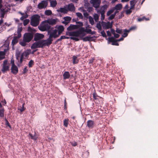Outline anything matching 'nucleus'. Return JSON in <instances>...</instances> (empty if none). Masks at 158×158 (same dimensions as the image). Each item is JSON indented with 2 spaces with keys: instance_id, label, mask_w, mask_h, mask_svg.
<instances>
[{
  "instance_id": "obj_1",
  "label": "nucleus",
  "mask_w": 158,
  "mask_h": 158,
  "mask_svg": "<svg viewBox=\"0 0 158 158\" xmlns=\"http://www.w3.org/2000/svg\"><path fill=\"white\" fill-rule=\"evenodd\" d=\"M57 30L56 29H55L52 31L50 30L48 32V35H49V37L47 39V40L51 45L53 41V38L55 39L58 37L59 35L57 34Z\"/></svg>"
},
{
  "instance_id": "obj_8",
  "label": "nucleus",
  "mask_w": 158,
  "mask_h": 158,
  "mask_svg": "<svg viewBox=\"0 0 158 158\" xmlns=\"http://www.w3.org/2000/svg\"><path fill=\"white\" fill-rule=\"evenodd\" d=\"M39 45L40 46V48H43L45 45L49 46L50 44L47 40H41L38 41Z\"/></svg>"
},
{
  "instance_id": "obj_16",
  "label": "nucleus",
  "mask_w": 158,
  "mask_h": 158,
  "mask_svg": "<svg viewBox=\"0 0 158 158\" xmlns=\"http://www.w3.org/2000/svg\"><path fill=\"white\" fill-rule=\"evenodd\" d=\"M68 10L70 11H74L75 10V7L74 4L73 3H70L67 6Z\"/></svg>"
},
{
  "instance_id": "obj_46",
  "label": "nucleus",
  "mask_w": 158,
  "mask_h": 158,
  "mask_svg": "<svg viewBox=\"0 0 158 158\" xmlns=\"http://www.w3.org/2000/svg\"><path fill=\"white\" fill-rule=\"evenodd\" d=\"M114 10L113 9L110 10H109V11H108L107 13V14H106L107 15V16H109L110 15V14H111L112 13H113V12L114 11Z\"/></svg>"
},
{
  "instance_id": "obj_57",
  "label": "nucleus",
  "mask_w": 158,
  "mask_h": 158,
  "mask_svg": "<svg viewBox=\"0 0 158 158\" xmlns=\"http://www.w3.org/2000/svg\"><path fill=\"white\" fill-rule=\"evenodd\" d=\"M95 60V59L94 58H92L91 59H90L89 60V64H92L94 62V60ZM91 66V65H90Z\"/></svg>"
},
{
  "instance_id": "obj_52",
  "label": "nucleus",
  "mask_w": 158,
  "mask_h": 158,
  "mask_svg": "<svg viewBox=\"0 0 158 158\" xmlns=\"http://www.w3.org/2000/svg\"><path fill=\"white\" fill-rule=\"evenodd\" d=\"M27 42H25V41H23V42H21L20 43V44L23 46H25L27 45L26 43Z\"/></svg>"
},
{
  "instance_id": "obj_3",
  "label": "nucleus",
  "mask_w": 158,
  "mask_h": 158,
  "mask_svg": "<svg viewBox=\"0 0 158 158\" xmlns=\"http://www.w3.org/2000/svg\"><path fill=\"white\" fill-rule=\"evenodd\" d=\"M45 21H43L42 23V24H41L40 26L38 27L39 29L41 31H50V29L51 28V27L49 24L46 23Z\"/></svg>"
},
{
  "instance_id": "obj_21",
  "label": "nucleus",
  "mask_w": 158,
  "mask_h": 158,
  "mask_svg": "<svg viewBox=\"0 0 158 158\" xmlns=\"http://www.w3.org/2000/svg\"><path fill=\"white\" fill-rule=\"evenodd\" d=\"M31 50L30 49L27 50L24 52L22 54L24 57L26 58H27L29 56V55L31 53Z\"/></svg>"
},
{
  "instance_id": "obj_36",
  "label": "nucleus",
  "mask_w": 158,
  "mask_h": 158,
  "mask_svg": "<svg viewBox=\"0 0 158 158\" xmlns=\"http://www.w3.org/2000/svg\"><path fill=\"white\" fill-rule=\"evenodd\" d=\"M29 135L30 136V137L31 138V139L34 140L35 141L37 139V137L35 136V135H33L32 134L30 133L29 134Z\"/></svg>"
},
{
  "instance_id": "obj_44",
  "label": "nucleus",
  "mask_w": 158,
  "mask_h": 158,
  "mask_svg": "<svg viewBox=\"0 0 158 158\" xmlns=\"http://www.w3.org/2000/svg\"><path fill=\"white\" fill-rule=\"evenodd\" d=\"M82 28L84 29V32H85L89 34H90L92 30L91 29H87L85 30L84 27H82Z\"/></svg>"
},
{
  "instance_id": "obj_43",
  "label": "nucleus",
  "mask_w": 158,
  "mask_h": 158,
  "mask_svg": "<svg viewBox=\"0 0 158 158\" xmlns=\"http://www.w3.org/2000/svg\"><path fill=\"white\" fill-rule=\"evenodd\" d=\"M132 9H131V7L130 9H127L125 11L127 15H130L132 12V11L131 10Z\"/></svg>"
},
{
  "instance_id": "obj_10",
  "label": "nucleus",
  "mask_w": 158,
  "mask_h": 158,
  "mask_svg": "<svg viewBox=\"0 0 158 158\" xmlns=\"http://www.w3.org/2000/svg\"><path fill=\"white\" fill-rule=\"evenodd\" d=\"M48 4V2L47 1H43L38 4V7L40 9H41L42 8L46 7Z\"/></svg>"
},
{
  "instance_id": "obj_60",
  "label": "nucleus",
  "mask_w": 158,
  "mask_h": 158,
  "mask_svg": "<svg viewBox=\"0 0 158 158\" xmlns=\"http://www.w3.org/2000/svg\"><path fill=\"white\" fill-rule=\"evenodd\" d=\"M71 144L72 146L74 147L76 146L77 145V143L75 141H73L71 142Z\"/></svg>"
},
{
  "instance_id": "obj_45",
  "label": "nucleus",
  "mask_w": 158,
  "mask_h": 158,
  "mask_svg": "<svg viewBox=\"0 0 158 158\" xmlns=\"http://www.w3.org/2000/svg\"><path fill=\"white\" fill-rule=\"evenodd\" d=\"M29 22V20L28 19H26L24 20L23 22V24L24 26L27 25Z\"/></svg>"
},
{
  "instance_id": "obj_50",
  "label": "nucleus",
  "mask_w": 158,
  "mask_h": 158,
  "mask_svg": "<svg viewBox=\"0 0 158 158\" xmlns=\"http://www.w3.org/2000/svg\"><path fill=\"white\" fill-rule=\"evenodd\" d=\"M5 121L6 125V126L9 127L10 128H11V126L10 125L8 121L6 119H5Z\"/></svg>"
},
{
  "instance_id": "obj_53",
  "label": "nucleus",
  "mask_w": 158,
  "mask_h": 158,
  "mask_svg": "<svg viewBox=\"0 0 158 158\" xmlns=\"http://www.w3.org/2000/svg\"><path fill=\"white\" fill-rule=\"evenodd\" d=\"M116 32L119 34H122V29H120L118 28H116V30L115 31Z\"/></svg>"
},
{
  "instance_id": "obj_7",
  "label": "nucleus",
  "mask_w": 158,
  "mask_h": 158,
  "mask_svg": "<svg viewBox=\"0 0 158 158\" xmlns=\"http://www.w3.org/2000/svg\"><path fill=\"white\" fill-rule=\"evenodd\" d=\"M39 45L40 46V48H43L45 45L49 46L50 44L47 40H41L38 41Z\"/></svg>"
},
{
  "instance_id": "obj_6",
  "label": "nucleus",
  "mask_w": 158,
  "mask_h": 158,
  "mask_svg": "<svg viewBox=\"0 0 158 158\" xmlns=\"http://www.w3.org/2000/svg\"><path fill=\"white\" fill-rule=\"evenodd\" d=\"M84 29L82 27L79 30L74 31H72V36L75 37H79L81 34L83 33Z\"/></svg>"
},
{
  "instance_id": "obj_40",
  "label": "nucleus",
  "mask_w": 158,
  "mask_h": 158,
  "mask_svg": "<svg viewBox=\"0 0 158 158\" xmlns=\"http://www.w3.org/2000/svg\"><path fill=\"white\" fill-rule=\"evenodd\" d=\"M99 96H98L95 90H94V92L93 94V97L95 99H98Z\"/></svg>"
},
{
  "instance_id": "obj_32",
  "label": "nucleus",
  "mask_w": 158,
  "mask_h": 158,
  "mask_svg": "<svg viewBox=\"0 0 158 158\" xmlns=\"http://www.w3.org/2000/svg\"><path fill=\"white\" fill-rule=\"evenodd\" d=\"M69 119H66L64 120L63 121L64 125L65 127H67L69 123Z\"/></svg>"
},
{
  "instance_id": "obj_42",
  "label": "nucleus",
  "mask_w": 158,
  "mask_h": 158,
  "mask_svg": "<svg viewBox=\"0 0 158 158\" xmlns=\"http://www.w3.org/2000/svg\"><path fill=\"white\" fill-rule=\"evenodd\" d=\"M34 64V61L32 60H31L29 62L28 65L29 68L32 67Z\"/></svg>"
},
{
  "instance_id": "obj_63",
  "label": "nucleus",
  "mask_w": 158,
  "mask_h": 158,
  "mask_svg": "<svg viewBox=\"0 0 158 158\" xmlns=\"http://www.w3.org/2000/svg\"><path fill=\"white\" fill-rule=\"evenodd\" d=\"M5 52L2 51H0V56H5Z\"/></svg>"
},
{
  "instance_id": "obj_59",
  "label": "nucleus",
  "mask_w": 158,
  "mask_h": 158,
  "mask_svg": "<svg viewBox=\"0 0 158 158\" xmlns=\"http://www.w3.org/2000/svg\"><path fill=\"white\" fill-rule=\"evenodd\" d=\"M70 38L71 39L73 40H75L76 41H78L79 40V39L75 37H71Z\"/></svg>"
},
{
  "instance_id": "obj_18",
  "label": "nucleus",
  "mask_w": 158,
  "mask_h": 158,
  "mask_svg": "<svg viewBox=\"0 0 158 158\" xmlns=\"http://www.w3.org/2000/svg\"><path fill=\"white\" fill-rule=\"evenodd\" d=\"M58 32V35H60L64 31V28L63 26L62 25L59 26L57 27V29H56Z\"/></svg>"
},
{
  "instance_id": "obj_49",
  "label": "nucleus",
  "mask_w": 158,
  "mask_h": 158,
  "mask_svg": "<svg viewBox=\"0 0 158 158\" xmlns=\"http://www.w3.org/2000/svg\"><path fill=\"white\" fill-rule=\"evenodd\" d=\"M96 27L99 30H101L102 27L100 23L97 24Z\"/></svg>"
},
{
  "instance_id": "obj_15",
  "label": "nucleus",
  "mask_w": 158,
  "mask_h": 158,
  "mask_svg": "<svg viewBox=\"0 0 158 158\" xmlns=\"http://www.w3.org/2000/svg\"><path fill=\"white\" fill-rule=\"evenodd\" d=\"M94 122L92 120H89L87 122V126L89 128L92 129L94 127Z\"/></svg>"
},
{
  "instance_id": "obj_56",
  "label": "nucleus",
  "mask_w": 158,
  "mask_h": 158,
  "mask_svg": "<svg viewBox=\"0 0 158 158\" xmlns=\"http://www.w3.org/2000/svg\"><path fill=\"white\" fill-rule=\"evenodd\" d=\"M98 15L97 14H95L94 15V18L95 21H97L98 20Z\"/></svg>"
},
{
  "instance_id": "obj_37",
  "label": "nucleus",
  "mask_w": 158,
  "mask_h": 158,
  "mask_svg": "<svg viewBox=\"0 0 158 158\" xmlns=\"http://www.w3.org/2000/svg\"><path fill=\"white\" fill-rule=\"evenodd\" d=\"M45 15L47 16L51 15L52 14V12L50 10H46L45 12Z\"/></svg>"
},
{
  "instance_id": "obj_34",
  "label": "nucleus",
  "mask_w": 158,
  "mask_h": 158,
  "mask_svg": "<svg viewBox=\"0 0 158 158\" xmlns=\"http://www.w3.org/2000/svg\"><path fill=\"white\" fill-rule=\"evenodd\" d=\"M4 109L2 108L0 109V117H3L4 116Z\"/></svg>"
},
{
  "instance_id": "obj_29",
  "label": "nucleus",
  "mask_w": 158,
  "mask_h": 158,
  "mask_svg": "<svg viewBox=\"0 0 158 158\" xmlns=\"http://www.w3.org/2000/svg\"><path fill=\"white\" fill-rule=\"evenodd\" d=\"M18 38L17 36L15 37L12 41V44L14 45L17 43L18 42Z\"/></svg>"
},
{
  "instance_id": "obj_2",
  "label": "nucleus",
  "mask_w": 158,
  "mask_h": 158,
  "mask_svg": "<svg viewBox=\"0 0 158 158\" xmlns=\"http://www.w3.org/2000/svg\"><path fill=\"white\" fill-rule=\"evenodd\" d=\"M40 16L38 15H33L31 20L30 24L34 27H36L40 23Z\"/></svg>"
},
{
  "instance_id": "obj_33",
  "label": "nucleus",
  "mask_w": 158,
  "mask_h": 158,
  "mask_svg": "<svg viewBox=\"0 0 158 158\" xmlns=\"http://www.w3.org/2000/svg\"><path fill=\"white\" fill-rule=\"evenodd\" d=\"M105 24L106 25V29H108L110 28H111L112 27V24H111L110 22H107L106 23H105Z\"/></svg>"
},
{
  "instance_id": "obj_5",
  "label": "nucleus",
  "mask_w": 158,
  "mask_h": 158,
  "mask_svg": "<svg viewBox=\"0 0 158 158\" xmlns=\"http://www.w3.org/2000/svg\"><path fill=\"white\" fill-rule=\"evenodd\" d=\"M9 68L10 64L8 63V60H4L2 65L1 71L3 73H4L9 70Z\"/></svg>"
},
{
  "instance_id": "obj_55",
  "label": "nucleus",
  "mask_w": 158,
  "mask_h": 158,
  "mask_svg": "<svg viewBox=\"0 0 158 158\" xmlns=\"http://www.w3.org/2000/svg\"><path fill=\"white\" fill-rule=\"evenodd\" d=\"M115 16L114 14H112L109 17L108 19L109 20H112L114 18Z\"/></svg>"
},
{
  "instance_id": "obj_26",
  "label": "nucleus",
  "mask_w": 158,
  "mask_h": 158,
  "mask_svg": "<svg viewBox=\"0 0 158 158\" xmlns=\"http://www.w3.org/2000/svg\"><path fill=\"white\" fill-rule=\"evenodd\" d=\"M122 8V5L121 4H118L116 5L114 9L117 10H120Z\"/></svg>"
},
{
  "instance_id": "obj_9",
  "label": "nucleus",
  "mask_w": 158,
  "mask_h": 158,
  "mask_svg": "<svg viewBox=\"0 0 158 158\" xmlns=\"http://www.w3.org/2000/svg\"><path fill=\"white\" fill-rule=\"evenodd\" d=\"M101 2V0H90V2L92 4L93 6L96 8L99 7Z\"/></svg>"
},
{
  "instance_id": "obj_64",
  "label": "nucleus",
  "mask_w": 158,
  "mask_h": 158,
  "mask_svg": "<svg viewBox=\"0 0 158 158\" xmlns=\"http://www.w3.org/2000/svg\"><path fill=\"white\" fill-rule=\"evenodd\" d=\"M22 28H19L18 29L17 31V33H21V32L22 31Z\"/></svg>"
},
{
  "instance_id": "obj_23",
  "label": "nucleus",
  "mask_w": 158,
  "mask_h": 158,
  "mask_svg": "<svg viewBox=\"0 0 158 158\" xmlns=\"http://www.w3.org/2000/svg\"><path fill=\"white\" fill-rule=\"evenodd\" d=\"M107 6L106 5L103 6L100 10V12L101 14H104L105 13V10L107 9Z\"/></svg>"
},
{
  "instance_id": "obj_47",
  "label": "nucleus",
  "mask_w": 158,
  "mask_h": 158,
  "mask_svg": "<svg viewBox=\"0 0 158 158\" xmlns=\"http://www.w3.org/2000/svg\"><path fill=\"white\" fill-rule=\"evenodd\" d=\"M76 15L77 17L80 19H82L83 18L82 14L80 12H77L76 13Z\"/></svg>"
},
{
  "instance_id": "obj_35",
  "label": "nucleus",
  "mask_w": 158,
  "mask_h": 158,
  "mask_svg": "<svg viewBox=\"0 0 158 158\" xmlns=\"http://www.w3.org/2000/svg\"><path fill=\"white\" fill-rule=\"evenodd\" d=\"M89 22L92 25H93L94 24V21L93 18L91 16H89Z\"/></svg>"
},
{
  "instance_id": "obj_38",
  "label": "nucleus",
  "mask_w": 158,
  "mask_h": 158,
  "mask_svg": "<svg viewBox=\"0 0 158 158\" xmlns=\"http://www.w3.org/2000/svg\"><path fill=\"white\" fill-rule=\"evenodd\" d=\"M64 19L65 21H67L69 23L71 20V18L69 16L65 17L64 18Z\"/></svg>"
},
{
  "instance_id": "obj_28",
  "label": "nucleus",
  "mask_w": 158,
  "mask_h": 158,
  "mask_svg": "<svg viewBox=\"0 0 158 158\" xmlns=\"http://www.w3.org/2000/svg\"><path fill=\"white\" fill-rule=\"evenodd\" d=\"M6 12L4 9H1L0 11V13L1 14V17L2 18L4 17L5 14Z\"/></svg>"
},
{
  "instance_id": "obj_4",
  "label": "nucleus",
  "mask_w": 158,
  "mask_h": 158,
  "mask_svg": "<svg viewBox=\"0 0 158 158\" xmlns=\"http://www.w3.org/2000/svg\"><path fill=\"white\" fill-rule=\"evenodd\" d=\"M33 36V34L32 33H26L24 35L23 40L29 43L32 40Z\"/></svg>"
},
{
  "instance_id": "obj_27",
  "label": "nucleus",
  "mask_w": 158,
  "mask_h": 158,
  "mask_svg": "<svg viewBox=\"0 0 158 158\" xmlns=\"http://www.w3.org/2000/svg\"><path fill=\"white\" fill-rule=\"evenodd\" d=\"M77 56H74L73 57V64H75L78 63L79 60L77 59Z\"/></svg>"
},
{
  "instance_id": "obj_17",
  "label": "nucleus",
  "mask_w": 158,
  "mask_h": 158,
  "mask_svg": "<svg viewBox=\"0 0 158 158\" xmlns=\"http://www.w3.org/2000/svg\"><path fill=\"white\" fill-rule=\"evenodd\" d=\"M45 22H47L49 25H53L56 24V20L54 19H48L47 20L45 21Z\"/></svg>"
},
{
  "instance_id": "obj_25",
  "label": "nucleus",
  "mask_w": 158,
  "mask_h": 158,
  "mask_svg": "<svg viewBox=\"0 0 158 158\" xmlns=\"http://www.w3.org/2000/svg\"><path fill=\"white\" fill-rule=\"evenodd\" d=\"M136 3L135 0H131L130 1V4L131 5V9H134L135 4Z\"/></svg>"
},
{
  "instance_id": "obj_19",
  "label": "nucleus",
  "mask_w": 158,
  "mask_h": 158,
  "mask_svg": "<svg viewBox=\"0 0 158 158\" xmlns=\"http://www.w3.org/2000/svg\"><path fill=\"white\" fill-rule=\"evenodd\" d=\"M40 46H39L38 41L35 42L32 44L31 46V49H35L36 48H40Z\"/></svg>"
},
{
  "instance_id": "obj_54",
  "label": "nucleus",
  "mask_w": 158,
  "mask_h": 158,
  "mask_svg": "<svg viewBox=\"0 0 158 158\" xmlns=\"http://www.w3.org/2000/svg\"><path fill=\"white\" fill-rule=\"evenodd\" d=\"M67 31L66 33V35H69V36H72V31Z\"/></svg>"
},
{
  "instance_id": "obj_24",
  "label": "nucleus",
  "mask_w": 158,
  "mask_h": 158,
  "mask_svg": "<svg viewBox=\"0 0 158 158\" xmlns=\"http://www.w3.org/2000/svg\"><path fill=\"white\" fill-rule=\"evenodd\" d=\"M50 2V5L51 6L54 7L56 6L57 4V3L56 0H48Z\"/></svg>"
},
{
  "instance_id": "obj_20",
  "label": "nucleus",
  "mask_w": 158,
  "mask_h": 158,
  "mask_svg": "<svg viewBox=\"0 0 158 158\" xmlns=\"http://www.w3.org/2000/svg\"><path fill=\"white\" fill-rule=\"evenodd\" d=\"M63 79L65 80L69 79L70 77V74L69 72L68 71L64 72L63 74Z\"/></svg>"
},
{
  "instance_id": "obj_13",
  "label": "nucleus",
  "mask_w": 158,
  "mask_h": 158,
  "mask_svg": "<svg viewBox=\"0 0 158 158\" xmlns=\"http://www.w3.org/2000/svg\"><path fill=\"white\" fill-rule=\"evenodd\" d=\"M78 26L75 25L71 24L67 28L68 31H71L74 30H76L78 28Z\"/></svg>"
},
{
  "instance_id": "obj_11",
  "label": "nucleus",
  "mask_w": 158,
  "mask_h": 158,
  "mask_svg": "<svg viewBox=\"0 0 158 158\" xmlns=\"http://www.w3.org/2000/svg\"><path fill=\"white\" fill-rule=\"evenodd\" d=\"M44 37V35L43 34L36 33L34 35V41H36L41 40H40L42 39Z\"/></svg>"
},
{
  "instance_id": "obj_14",
  "label": "nucleus",
  "mask_w": 158,
  "mask_h": 158,
  "mask_svg": "<svg viewBox=\"0 0 158 158\" xmlns=\"http://www.w3.org/2000/svg\"><path fill=\"white\" fill-rule=\"evenodd\" d=\"M109 41L112 42V44L113 45L118 46V44L117 42L118 41L117 40H115L114 38L113 37H111L109 38Z\"/></svg>"
},
{
  "instance_id": "obj_61",
  "label": "nucleus",
  "mask_w": 158,
  "mask_h": 158,
  "mask_svg": "<svg viewBox=\"0 0 158 158\" xmlns=\"http://www.w3.org/2000/svg\"><path fill=\"white\" fill-rule=\"evenodd\" d=\"M129 32H124V33L122 35V36L123 38H125L128 35V33Z\"/></svg>"
},
{
  "instance_id": "obj_12",
  "label": "nucleus",
  "mask_w": 158,
  "mask_h": 158,
  "mask_svg": "<svg viewBox=\"0 0 158 158\" xmlns=\"http://www.w3.org/2000/svg\"><path fill=\"white\" fill-rule=\"evenodd\" d=\"M11 73L14 75L17 74L19 72L18 68L14 64L11 66Z\"/></svg>"
},
{
  "instance_id": "obj_22",
  "label": "nucleus",
  "mask_w": 158,
  "mask_h": 158,
  "mask_svg": "<svg viewBox=\"0 0 158 158\" xmlns=\"http://www.w3.org/2000/svg\"><path fill=\"white\" fill-rule=\"evenodd\" d=\"M57 11L64 14H67L68 13V11L65 8H60V9L57 10Z\"/></svg>"
},
{
  "instance_id": "obj_31",
  "label": "nucleus",
  "mask_w": 158,
  "mask_h": 158,
  "mask_svg": "<svg viewBox=\"0 0 158 158\" xmlns=\"http://www.w3.org/2000/svg\"><path fill=\"white\" fill-rule=\"evenodd\" d=\"M136 28V27L135 26H133L131 27L129 30H127L125 29L123 30V31L126 32H129L130 31L132 30H134Z\"/></svg>"
},
{
  "instance_id": "obj_48",
  "label": "nucleus",
  "mask_w": 158,
  "mask_h": 158,
  "mask_svg": "<svg viewBox=\"0 0 158 158\" xmlns=\"http://www.w3.org/2000/svg\"><path fill=\"white\" fill-rule=\"evenodd\" d=\"M76 23L77 24V25L78 26V28L83 25L82 23L80 22H76Z\"/></svg>"
},
{
  "instance_id": "obj_58",
  "label": "nucleus",
  "mask_w": 158,
  "mask_h": 158,
  "mask_svg": "<svg viewBox=\"0 0 158 158\" xmlns=\"http://www.w3.org/2000/svg\"><path fill=\"white\" fill-rule=\"evenodd\" d=\"M25 109L24 107V104H23L22 106V107H20L19 110L21 112H23L24 110Z\"/></svg>"
},
{
  "instance_id": "obj_41",
  "label": "nucleus",
  "mask_w": 158,
  "mask_h": 158,
  "mask_svg": "<svg viewBox=\"0 0 158 158\" xmlns=\"http://www.w3.org/2000/svg\"><path fill=\"white\" fill-rule=\"evenodd\" d=\"M83 15L85 17L88 18L89 15L86 11L85 10H83Z\"/></svg>"
},
{
  "instance_id": "obj_51",
  "label": "nucleus",
  "mask_w": 158,
  "mask_h": 158,
  "mask_svg": "<svg viewBox=\"0 0 158 158\" xmlns=\"http://www.w3.org/2000/svg\"><path fill=\"white\" fill-rule=\"evenodd\" d=\"M101 34L102 36L104 37H106V34L104 30H103L101 31Z\"/></svg>"
},
{
  "instance_id": "obj_62",
  "label": "nucleus",
  "mask_w": 158,
  "mask_h": 158,
  "mask_svg": "<svg viewBox=\"0 0 158 158\" xmlns=\"http://www.w3.org/2000/svg\"><path fill=\"white\" fill-rule=\"evenodd\" d=\"M27 66H26L24 69L23 72V74H24L27 72L28 70L27 69Z\"/></svg>"
},
{
  "instance_id": "obj_30",
  "label": "nucleus",
  "mask_w": 158,
  "mask_h": 158,
  "mask_svg": "<svg viewBox=\"0 0 158 158\" xmlns=\"http://www.w3.org/2000/svg\"><path fill=\"white\" fill-rule=\"evenodd\" d=\"M149 19L148 18H146L145 17L143 16L142 18H138L137 19V21L138 22H141L144 20H145L146 21H148L149 20Z\"/></svg>"
},
{
  "instance_id": "obj_39",
  "label": "nucleus",
  "mask_w": 158,
  "mask_h": 158,
  "mask_svg": "<svg viewBox=\"0 0 158 158\" xmlns=\"http://www.w3.org/2000/svg\"><path fill=\"white\" fill-rule=\"evenodd\" d=\"M92 38V37H91L86 36L83 38L82 39L84 41H89Z\"/></svg>"
}]
</instances>
